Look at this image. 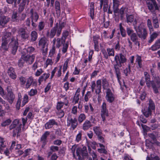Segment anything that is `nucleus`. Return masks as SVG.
Here are the masks:
<instances>
[{
  "mask_svg": "<svg viewBox=\"0 0 160 160\" xmlns=\"http://www.w3.org/2000/svg\"><path fill=\"white\" fill-rule=\"evenodd\" d=\"M127 59L124 55L122 53L115 55L113 62V65L117 78L121 87L122 86L121 82L120 81L121 78V73L120 68L122 66V64L125 63Z\"/></svg>",
  "mask_w": 160,
  "mask_h": 160,
  "instance_id": "obj_1",
  "label": "nucleus"
},
{
  "mask_svg": "<svg viewBox=\"0 0 160 160\" xmlns=\"http://www.w3.org/2000/svg\"><path fill=\"white\" fill-rule=\"evenodd\" d=\"M137 23L138 21L136 19H135L133 22L134 28L138 37L142 39H145L148 35L146 29L143 28V23H140L138 26H137Z\"/></svg>",
  "mask_w": 160,
  "mask_h": 160,
  "instance_id": "obj_2",
  "label": "nucleus"
},
{
  "mask_svg": "<svg viewBox=\"0 0 160 160\" xmlns=\"http://www.w3.org/2000/svg\"><path fill=\"white\" fill-rule=\"evenodd\" d=\"M62 28V25L60 24L58 25V24L57 23L56 26L51 30L50 32H47V36L49 37L50 38H52L55 35L56 32H57V36H59L61 33Z\"/></svg>",
  "mask_w": 160,
  "mask_h": 160,
  "instance_id": "obj_3",
  "label": "nucleus"
},
{
  "mask_svg": "<svg viewBox=\"0 0 160 160\" xmlns=\"http://www.w3.org/2000/svg\"><path fill=\"white\" fill-rule=\"evenodd\" d=\"M11 35L10 32H7L2 37L1 46L0 47V49L1 51H5L8 50V44L11 39Z\"/></svg>",
  "mask_w": 160,
  "mask_h": 160,
  "instance_id": "obj_4",
  "label": "nucleus"
},
{
  "mask_svg": "<svg viewBox=\"0 0 160 160\" xmlns=\"http://www.w3.org/2000/svg\"><path fill=\"white\" fill-rule=\"evenodd\" d=\"M90 86L92 92L95 90V92L97 94H99L101 92V80H98L97 81L96 83L94 81H92L91 82Z\"/></svg>",
  "mask_w": 160,
  "mask_h": 160,
  "instance_id": "obj_5",
  "label": "nucleus"
},
{
  "mask_svg": "<svg viewBox=\"0 0 160 160\" xmlns=\"http://www.w3.org/2000/svg\"><path fill=\"white\" fill-rule=\"evenodd\" d=\"M144 75L147 86L149 88L152 86L154 92L156 93H158V86L156 87V84L154 83V82L150 81V76L147 72H144Z\"/></svg>",
  "mask_w": 160,
  "mask_h": 160,
  "instance_id": "obj_6",
  "label": "nucleus"
},
{
  "mask_svg": "<svg viewBox=\"0 0 160 160\" xmlns=\"http://www.w3.org/2000/svg\"><path fill=\"white\" fill-rule=\"evenodd\" d=\"M18 125V126L13 130V135H16V134L20 132L21 131V128L22 124L19 123V120L18 119H16L14 120L12 122V124L10 126V129L15 128Z\"/></svg>",
  "mask_w": 160,
  "mask_h": 160,
  "instance_id": "obj_7",
  "label": "nucleus"
},
{
  "mask_svg": "<svg viewBox=\"0 0 160 160\" xmlns=\"http://www.w3.org/2000/svg\"><path fill=\"white\" fill-rule=\"evenodd\" d=\"M70 150L74 158L79 160L81 159V158L80 154L81 148L78 147L77 145L75 144L72 146Z\"/></svg>",
  "mask_w": 160,
  "mask_h": 160,
  "instance_id": "obj_8",
  "label": "nucleus"
},
{
  "mask_svg": "<svg viewBox=\"0 0 160 160\" xmlns=\"http://www.w3.org/2000/svg\"><path fill=\"white\" fill-rule=\"evenodd\" d=\"M7 90L8 92L7 96H5L4 95L3 98L4 99H7L9 103L12 104L14 100L15 96L13 92H12L11 86H8Z\"/></svg>",
  "mask_w": 160,
  "mask_h": 160,
  "instance_id": "obj_9",
  "label": "nucleus"
},
{
  "mask_svg": "<svg viewBox=\"0 0 160 160\" xmlns=\"http://www.w3.org/2000/svg\"><path fill=\"white\" fill-rule=\"evenodd\" d=\"M67 125L68 126H70L73 130L76 128L78 125L77 120L75 118H72L71 116H69L67 118Z\"/></svg>",
  "mask_w": 160,
  "mask_h": 160,
  "instance_id": "obj_10",
  "label": "nucleus"
},
{
  "mask_svg": "<svg viewBox=\"0 0 160 160\" xmlns=\"http://www.w3.org/2000/svg\"><path fill=\"white\" fill-rule=\"evenodd\" d=\"M48 40L44 37L41 38L38 41L39 46L43 49L48 46Z\"/></svg>",
  "mask_w": 160,
  "mask_h": 160,
  "instance_id": "obj_11",
  "label": "nucleus"
},
{
  "mask_svg": "<svg viewBox=\"0 0 160 160\" xmlns=\"http://www.w3.org/2000/svg\"><path fill=\"white\" fill-rule=\"evenodd\" d=\"M102 108L101 115L102 121H104L105 120V117L108 116V110L106 108V104L105 102H103Z\"/></svg>",
  "mask_w": 160,
  "mask_h": 160,
  "instance_id": "obj_12",
  "label": "nucleus"
},
{
  "mask_svg": "<svg viewBox=\"0 0 160 160\" xmlns=\"http://www.w3.org/2000/svg\"><path fill=\"white\" fill-rule=\"evenodd\" d=\"M106 98L107 101L110 103L112 102L114 100L115 97L110 89L106 90Z\"/></svg>",
  "mask_w": 160,
  "mask_h": 160,
  "instance_id": "obj_13",
  "label": "nucleus"
},
{
  "mask_svg": "<svg viewBox=\"0 0 160 160\" xmlns=\"http://www.w3.org/2000/svg\"><path fill=\"white\" fill-rule=\"evenodd\" d=\"M26 82L25 88L27 89L29 88L31 85L34 86L37 85L36 81L33 78L32 76L29 77L26 79Z\"/></svg>",
  "mask_w": 160,
  "mask_h": 160,
  "instance_id": "obj_14",
  "label": "nucleus"
},
{
  "mask_svg": "<svg viewBox=\"0 0 160 160\" xmlns=\"http://www.w3.org/2000/svg\"><path fill=\"white\" fill-rule=\"evenodd\" d=\"M19 35L22 39H26L28 37L25 29L23 28H20L18 30Z\"/></svg>",
  "mask_w": 160,
  "mask_h": 160,
  "instance_id": "obj_15",
  "label": "nucleus"
},
{
  "mask_svg": "<svg viewBox=\"0 0 160 160\" xmlns=\"http://www.w3.org/2000/svg\"><path fill=\"white\" fill-rule=\"evenodd\" d=\"M10 44L11 45L12 53L13 54L15 55L18 47V42L17 41H14L13 38H12Z\"/></svg>",
  "mask_w": 160,
  "mask_h": 160,
  "instance_id": "obj_16",
  "label": "nucleus"
},
{
  "mask_svg": "<svg viewBox=\"0 0 160 160\" xmlns=\"http://www.w3.org/2000/svg\"><path fill=\"white\" fill-rule=\"evenodd\" d=\"M52 43L53 44V46H56V47L59 48L61 45L62 44L64 43L65 42V40L64 39L63 40L61 39L60 38H58L56 40L54 38L52 40Z\"/></svg>",
  "mask_w": 160,
  "mask_h": 160,
  "instance_id": "obj_17",
  "label": "nucleus"
},
{
  "mask_svg": "<svg viewBox=\"0 0 160 160\" xmlns=\"http://www.w3.org/2000/svg\"><path fill=\"white\" fill-rule=\"evenodd\" d=\"M24 60L28 64H31L34 62L35 59V56L32 55L31 56L27 55L25 56H23Z\"/></svg>",
  "mask_w": 160,
  "mask_h": 160,
  "instance_id": "obj_18",
  "label": "nucleus"
},
{
  "mask_svg": "<svg viewBox=\"0 0 160 160\" xmlns=\"http://www.w3.org/2000/svg\"><path fill=\"white\" fill-rule=\"evenodd\" d=\"M30 13L31 14L30 17L31 19V21H35V22H37L39 17L38 13L36 12H34L33 9H31Z\"/></svg>",
  "mask_w": 160,
  "mask_h": 160,
  "instance_id": "obj_19",
  "label": "nucleus"
},
{
  "mask_svg": "<svg viewBox=\"0 0 160 160\" xmlns=\"http://www.w3.org/2000/svg\"><path fill=\"white\" fill-rule=\"evenodd\" d=\"M54 125H57V123L53 119L50 120L45 125V128L46 129L52 128Z\"/></svg>",
  "mask_w": 160,
  "mask_h": 160,
  "instance_id": "obj_20",
  "label": "nucleus"
},
{
  "mask_svg": "<svg viewBox=\"0 0 160 160\" xmlns=\"http://www.w3.org/2000/svg\"><path fill=\"white\" fill-rule=\"evenodd\" d=\"M10 18L5 16H2L0 17V25L4 26L9 21Z\"/></svg>",
  "mask_w": 160,
  "mask_h": 160,
  "instance_id": "obj_21",
  "label": "nucleus"
},
{
  "mask_svg": "<svg viewBox=\"0 0 160 160\" xmlns=\"http://www.w3.org/2000/svg\"><path fill=\"white\" fill-rule=\"evenodd\" d=\"M32 113L31 112H29L27 116V117L25 118H22V129L23 131H24L25 130L24 127L25 126V125L26 122H27V118H30L32 119H33L32 117Z\"/></svg>",
  "mask_w": 160,
  "mask_h": 160,
  "instance_id": "obj_22",
  "label": "nucleus"
},
{
  "mask_svg": "<svg viewBox=\"0 0 160 160\" xmlns=\"http://www.w3.org/2000/svg\"><path fill=\"white\" fill-rule=\"evenodd\" d=\"M159 48H160V38L156 41L155 43L152 46L150 49L152 51H155Z\"/></svg>",
  "mask_w": 160,
  "mask_h": 160,
  "instance_id": "obj_23",
  "label": "nucleus"
},
{
  "mask_svg": "<svg viewBox=\"0 0 160 160\" xmlns=\"http://www.w3.org/2000/svg\"><path fill=\"white\" fill-rule=\"evenodd\" d=\"M113 7L114 12L116 13L118 12V7L120 4V1L119 0H112Z\"/></svg>",
  "mask_w": 160,
  "mask_h": 160,
  "instance_id": "obj_24",
  "label": "nucleus"
},
{
  "mask_svg": "<svg viewBox=\"0 0 160 160\" xmlns=\"http://www.w3.org/2000/svg\"><path fill=\"white\" fill-rule=\"evenodd\" d=\"M8 73L12 79H15L16 78L17 75L15 73L13 68L10 67L8 69Z\"/></svg>",
  "mask_w": 160,
  "mask_h": 160,
  "instance_id": "obj_25",
  "label": "nucleus"
},
{
  "mask_svg": "<svg viewBox=\"0 0 160 160\" xmlns=\"http://www.w3.org/2000/svg\"><path fill=\"white\" fill-rule=\"evenodd\" d=\"M151 1H152V2H148L147 3V5L148 9L150 10H152L153 9L154 7L156 10H158L159 8L155 2V1L154 0Z\"/></svg>",
  "mask_w": 160,
  "mask_h": 160,
  "instance_id": "obj_26",
  "label": "nucleus"
},
{
  "mask_svg": "<svg viewBox=\"0 0 160 160\" xmlns=\"http://www.w3.org/2000/svg\"><path fill=\"white\" fill-rule=\"evenodd\" d=\"M5 140L3 138L0 137V153H2L3 150L6 146Z\"/></svg>",
  "mask_w": 160,
  "mask_h": 160,
  "instance_id": "obj_27",
  "label": "nucleus"
},
{
  "mask_svg": "<svg viewBox=\"0 0 160 160\" xmlns=\"http://www.w3.org/2000/svg\"><path fill=\"white\" fill-rule=\"evenodd\" d=\"M93 108L91 104L89 105H86L84 106V110L86 113H89L92 114L93 111Z\"/></svg>",
  "mask_w": 160,
  "mask_h": 160,
  "instance_id": "obj_28",
  "label": "nucleus"
},
{
  "mask_svg": "<svg viewBox=\"0 0 160 160\" xmlns=\"http://www.w3.org/2000/svg\"><path fill=\"white\" fill-rule=\"evenodd\" d=\"M38 34L37 32L33 31L31 32L30 34V40L31 42H34L38 38Z\"/></svg>",
  "mask_w": 160,
  "mask_h": 160,
  "instance_id": "obj_29",
  "label": "nucleus"
},
{
  "mask_svg": "<svg viewBox=\"0 0 160 160\" xmlns=\"http://www.w3.org/2000/svg\"><path fill=\"white\" fill-rule=\"evenodd\" d=\"M92 126L91 122L88 120H86L83 124L82 129L84 130L88 129Z\"/></svg>",
  "mask_w": 160,
  "mask_h": 160,
  "instance_id": "obj_30",
  "label": "nucleus"
},
{
  "mask_svg": "<svg viewBox=\"0 0 160 160\" xmlns=\"http://www.w3.org/2000/svg\"><path fill=\"white\" fill-rule=\"evenodd\" d=\"M49 134L50 132L47 131L45 132L41 137V140L43 142L44 145L46 143L47 137Z\"/></svg>",
  "mask_w": 160,
  "mask_h": 160,
  "instance_id": "obj_31",
  "label": "nucleus"
},
{
  "mask_svg": "<svg viewBox=\"0 0 160 160\" xmlns=\"http://www.w3.org/2000/svg\"><path fill=\"white\" fill-rule=\"evenodd\" d=\"M148 136L153 141H154L158 137V134L157 132H153L148 134Z\"/></svg>",
  "mask_w": 160,
  "mask_h": 160,
  "instance_id": "obj_32",
  "label": "nucleus"
},
{
  "mask_svg": "<svg viewBox=\"0 0 160 160\" xmlns=\"http://www.w3.org/2000/svg\"><path fill=\"white\" fill-rule=\"evenodd\" d=\"M108 3V0H100V7L101 8L103 5L104 10V11H107V9H105V8H107Z\"/></svg>",
  "mask_w": 160,
  "mask_h": 160,
  "instance_id": "obj_33",
  "label": "nucleus"
},
{
  "mask_svg": "<svg viewBox=\"0 0 160 160\" xmlns=\"http://www.w3.org/2000/svg\"><path fill=\"white\" fill-rule=\"evenodd\" d=\"M136 62L138 63V68H141L142 67V60L140 56L138 55H136Z\"/></svg>",
  "mask_w": 160,
  "mask_h": 160,
  "instance_id": "obj_34",
  "label": "nucleus"
},
{
  "mask_svg": "<svg viewBox=\"0 0 160 160\" xmlns=\"http://www.w3.org/2000/svg\"><path fill=\"white\" fill-rule=\"evenodd\" d=\"M93 130L97 135L102 134V131L99 126H95L93 127Z\"/></svg>",
  "mask_w": 160,
  "mask_h": 160,
  "instance_id": "obj_35",
  "label": "nucleus"
},
{
  "mask_svg": "<svg viewBox=\"0 0 160 160\" xmlns=\"http://www.w3.org/2000/svg\"><path fill=\"white\" fill-rule=\"evenodd\" d=\"M101 81L102 83L103 88L107 90V89H108V88L109 86V84L106 79L104 78H102Z\"/></svg>",
  "mask_w": 160,
  "mask_h": 160,
  "instance_id": "obj_36",
  "label": "nucleus"
},
{
  "mask_svg": "<svg viewBox=\"0 0 160 160\" xmlns=\"http://www.w3.org/2000/svg\"><path fill=\"white\" fill-rule=\"evenodd\" d=\"M68 104V101L67 100L66 102H58L57 103V109L58 110H61L63 106L65 104L66 106H67Z\"/></svg>",
  "mask_w": 160,
  "mask_h": 160,
  "instance_id": "obj_37",
  "label": "nucleus"
},
{
  "mask_svg": "<svg viewBox=\"0 0 160 160\" xmlns=\"http://www.w3.org/2000/svg\"><path fill=\"white\" fill-rule=\"evenodd\" d=\"M81 151L80 152V154L82 156L84 157L87 156L88 154L87 148L86 147H83L82 149L81 148Z\"/></svg>",
  "mask_w": 160,
  "mask_h": 160,
  "instance_id": "obj_38",
  "label": "nucleus"
},
{
  "mask_svg": "<svg viewBox=\"0 0 160 160\" xmlns=\"http://www.w3.org/2000/svg\"><path fill=\"white\" fill-rule=\"evenodd\" d=\"M158 34L156 32H154L151 34L150 37V39L148 40V42L151 43L158 36Z\"/></svg>",
  "mask_w": 160,
  "mask_h": 160,
  "instance_id": "obj_39",
  "label": "nucleus"
},
{
  "mask_svg": "<svg viewBox=\"0 0 160 160\" xmlns=\"http://www.w3.org/2000/svg\"><path fill=\"white\" fill-rule=\"evenodd\" d=\"M134 17L132 15H127L126 16V22L128 23H129V22L131 23L133 22V21H134Z\"/></svg>",
  "mask_w": 160,
  "mask_h": 160,
  "instance_id": "obj_40",
  "label": "nucleus"
},
{
  "mask_svg": "<svg viewBox=\"0 0 160 160\" xmlns=\"http://www.w3.org/2000/svg\"><path fill=\"white\" fill-rule=\"evenodd\" d=\"M142 111L143 114L147 118L151 114V111L148 110L147 108H146V109H144V110H142Z\"/></svg>",
  "mask_w": 160,
  "mask_h": 160,
  "instance_id": "obj_41",
  "label": "nucleus"
},
{
  "mask_svg": "<svg viewBox=\"0 0 160 160\" xmlns=\"http://www.w3.org/2000/svg\"><path fill=\"white\" fill-rule=\"evenodd\" d=\"M86 118V116L84 114L81 113L78 117V121L79 123H81L85 120Z\"/></svg>",
  "mask_w": 160,
  "mask_h": 160,
  "instance_id": "obj_42",
  "label": "nucleus"
},
{
  "mask_svg": "<svg viewBox=\"0 0 160 160\" xmlns=\"http://www.w3.org/2000/svg\"><path fill=\"white\" fill-rule=\"evenodd\" d=\"M45 26V23L44 22L41 21L39 22L38 25V28L40 31L44 29Z\"/></svg>",
  "mask_w": 160,
  "mask_h": 160,
  "instance_id": "obj_43",
  "label": "nucleus"
},
{
  "mask_svg": "<svg viewBox=\"0 0 160 160\" xmlns=\"http://www.w3.org/2000/svg\"><path fill=\"white\" fill-rule=\"evenodd\" d=\"M108 56H114V51L113 48H108L107 49Z\"/></svg>",
  "mask_w": 160,
  "mask_h": 160,
  "instance_id": "obj_44",
  "label": "nucleus"
},
{
  "mask_svg": "<svg viewBox=\"0 0 160 160\" xmlns=\"http://www.w3.org/2000/svg\"><path fill=\"white\" fill-rule=\"evenodd\" d=\"M119 28L121 34L123 37H125L126 36V33L125 30L122 26L121 23L119 24Z\"/></svg>",
  "mask_w": 160,
  "mask_h": 160,
  "instance_id": "obj_45",
  "label": "nucleus"
},
{
  "mask_svg": "<svg viewBox=\"0 0 160 160\" xmlns=\"http://www.w3.org/2000/svg\"><path fill=\"white\" fill-rule=\"evenodd\" d=\"M37 92L38 91L36 89H32L28 92V94L30 96H32L36 95Z\"/></svg>",
  "mask_w": 160,
  "mask_h": 160,
  "instance_id": "obj_46",
  "label": "nucleus"
},
{
  "mask_svg": "<svg viewBox=\"0 0 160 160\" xmlns=\"http://www.w3.org/2000/svg\"><path fill=\"white\" fill-rule=\"evenodd\" d=\"M18 99L17 101L16 106V108L19 109L20 106V104L21 101V98H22V96L21 93L18 94Z\"/></svg>",
  "mask_w": 160,
  "mask_h": 160,
  "instance_id": "obj_47",
  "label": "nucleus"
},
{
  "mask_svg": "<svg viewBox=\"0 0 160 160\" xmlns=\"http://www.w3.org/2000/svg\"><path fill=\"white\" fill-rule=\"evenodd\" d=\"M53 62L51 59L48 58L46 61L44 67L46 68L48 65H52Z\"/></svg>",
  "mask_w": 160,
  "mask_h": 160,
  "instance_id": "obj_48",
  "label": "nucleus"
},
{
  "mask_svg": "<svg viewBox=\"0 0 160 160\" xmlns=\"http://www.w3.org/2000/svg\"><path fill=\"white\" fill-rule=\"evenodd\" d=\"M19 79L20 81V84L22 85H24L26 81V79L25 77L21 76L19 77Z\"/></svg>",
  "mask_w": 160,
  "mask_h": 160,
  "instance_id": "obj_49",
  "label": "nucleus"
},
{
  "mask_svg": "<svg viewBox=\"0 0 160 160\" xmlns=\"http://www.w3.org/2000/svg\"><path fill=\"white\" fill-rule=\"evenodd\" d=\"M68 62L69 59H67L64 63L63 67V73H64L67 69Z\"/></svg>",
  "mask_w": 160,
  "mask_h": 160,
  "instance_id": "obj_50",
  "label": "nucleus"
},
{
  "mask_svg": "<svg viewBox=\"0 0 160 160\" xmlns=\"http://www.w3.org/2000/svg\"><path fill=\"white\" fill-rule=\"evenodd\" d=\"M28 97L27 94H25L22 102V106H24L28 102Z\"/></svg>",
  "mask_w": 160,
  "mask_h": 160,
  "instance_id": "obj_51",
  "label": "nucleus"
},
{
  "mask_svg": "<svg viewBox=\"0 0 160 160\" xmlns=\"http://www.w3.org/2000/svg\"><path fill=\"white\" fill-rule=\"evenodd\" d=\"M25 61L24 60L23 57H22L18 61V65L20 67H22L23 66Z\"/></svg>",
  "mask_w": 160,
  "mask_h": 160,
  "instance_id": "obj_52",
  "label": "nucleus"
},
{
  "mask_svg": "<svg viewBox=\"0 0 160 160\" xmlns=\"http://www.w3.org/2000/svg\"><path fill=\"white\" fill-rule=\"evenodd\" d=\"M57 113L58 117L60 118L63 117L64 115V112L61 110H58Z\"/></svg>",
  "mask_w": 160,
  "mask_h": 160,
  "instance_id": "obj_53",
  "label": "nucleus"
},
{
  "mask_svg": "<svg viewBox=\"0 0 160 160\" xmlns=\"http://www.w3.org/2000/svg\"><path fill=\"white\" fill-rule=\"evenodd\" d=\"M55 8L57 11L60 12V6L59 2L57 1L55 2Z\"/></svg>",
  "mask_w": 160,
  "mask_h": 160,
  "instance_id": "obj_54",
  "label": "nucleus"
},
{
  "mask_svg": "<svg viewBox=\"0 0 160 160\" xmlns=\"http://www.w3.org/2000/svg\"><path fill=\"white\" fill-rule=\"evenodd\" d=\"M130 37L131 40L133 42H135L138 39V37L136 34L134 32L133 33L129 36Z\"/></svg>",
  "mask_w": 160,
  "mask_h": 160,
  "instance_id": "obj_55",
  "label": "nucleus"
},
{
  "mask_svg": "<svg viewBox=\"0 0 160 160\" xmlns=\"http://www.w3.org/2000/svg\"><path fill=\"white\" fill-rule=\"evenodd\" d=\"M146 160H160L158 156L154 157L152 155H151V158L147 157Z\"/></svg>",
  "mask_w": 160,
  "mask_h": 160,
  "instance_id": "obj_56",
  "label": "nucleus"
},
{
  "mask_svg": "<svg viewBox=\"0 0 160 160\" xmlns=\"http://www.w3.org/2000/svg\"><path fill=\"white\" fill-rule=\"evenodd\" d=\"M147 25L150 32L153 31V28L152 26L151 22L149 19H148L147 20Z\"/></svg>",
  "mask_w": 160,
  "mask_h": 160,
  "instance_id": "obj_57",
  "label": "nucleus"
},
{
  "mask_svg": "<svg viewBox=\"0 0 160 160\" xmlns=\"http://www.w3.org/2000/svg\"><path fill=\"white\" fill-rule=\"evenodd\" d=\"M79 98L78 95L75 94L73 97V99L72 100V102L74 104H76L78 103V101Z\"/></svg>",
  "mask_w": 160,
  "mask_h": 160,
  "instance_id": "obj_58",
  "label": "nucleus"
},
{
  "mask_svg": "<svg viewBox=\"0 0 160 160\" xmlns=\"http://www.w3.org/2000/svg\"><path fill=\"white\" fill-rule=\"evenodd\" d=\"M68 47V44L67 43H66L65 44L63 43L62 50V52L63 53H64L67 52Z\"/></svg>",
  "mask_w": 160,
  "mask_h": 160,
  "instance_id": "obj_59",
  "label": "nucleus"
},
{
  "mask_svg": "<svg viewBox=\"0 0 160 160\" xmlns=\"http://www.w3.org/2000/svg\"><path fill=\"white\" fill-rule=\"evenodd\" d=\"M12 121L10 119H8L4 121L2 123V125L3 126H5L7 125H9L11 122Z\"/></svg>",
  "mask_w": 160,
  "mask_h": 160,
  "instance_id": "obj_60",
  "label": "nucleus"
},
{
  "mask_svg": "<svg viewBox=\"0 0 160 160\" xmlns=\"http://www.w3.org/2000/svg\"><path fill=\"white\" fill-rule=\"evenodd\" d=\"M126 30L128 35L129 36H130L131 35L134 33V31L131 28H127Z\"/></svg>",
  "mask_w": 160,
  "mask_h": 160,
  "instance_id": "obj_61",
  "label": "nucleus"
},
{
  "mask_svg": "<svg viewBox=\"0 0 160 160\" xmlns=\"http://www.w3.org/2000/svg\"><path fill=\"white\" fill-rule=\"evenodd\" d=\"M55 52V46H53L52 48L50 50L49 52V55L50 57H52Z\"/></svg>",
  "mask_w": 160,
  "mask_h": 160,
  "instance_id": "obj_62",
  "label": "nucleus"
},
{
  "mask_svg": "<svg viewBox=\"0 0 160 160\" xmlns=\"http://www.w3.org/2000/svg\"><path fill=\"white\" fill-rule=\"evenodd\" d=\"M130 72V66L128 65V67H127L123 70V72L126 76H127L128 75V73H129Z\"/></svg>",
  "mask_w": 160,
  "mask_h": 160,
  "instance_id": "obj_63",
  "label": "nucleus"
},
{
  "mask_svg": "<svg viewBox=\"0 0 160 160\" xmlns=\"http://www.w3.org/2000/svg\"><path fill=\"white\" fill-rule=\"evenodd\" d=\"M82 133L81 132L79 133L76 136L75 141L78 142H79L81 140V137Z\"/></svg>",
  "mask_w": 160,
  "mask_h": 160,
  "instance_id": "obj_64",
  "label": "nucleus"
}]
</instances>
